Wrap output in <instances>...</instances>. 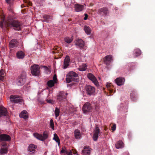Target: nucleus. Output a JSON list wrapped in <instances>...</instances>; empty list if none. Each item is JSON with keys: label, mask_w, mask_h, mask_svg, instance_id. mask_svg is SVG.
I'll use <instances>...</instances> for the list:
<instances>
[{"label": "nucleus", "mask_w": 155, "mask_h": 155, "mask_svg": "<svg viewBox=\"0 0 155 155\" xmlns=\"http://www.w3.org/2000/svg\"><path fill=\"white\" fill-rule=\"evenodd\" d=\"M22 25V23L18 20L10 19L7 21L3 20L0 23V27L2 28L3 27L13 28L15 30L19 31L21 30Z\"/></svg>", "instance_id": "1"}, {"label": "nucleus", "mask_w": 155, "mask_h": 155, "mask_svg": "<svg viewBox=\"0 0 155 155\" xmlns=\"http://www.w3.org/2000/svg\"><path fill=\"white\" fill-rule=\"evenodd\" d=\"M78 78V75L75 72L73 71L69 72L66 78V81L67 83H69L73 81H76Z\"/></svg>", "instance_id": "2"}, {"label": "nucleus", "mask_w": 155, "mask_h": 155, "mask_svg": "<svg viewBox=\"0 0 155 155\" xmlns=\"http://www.w3.org/2000/svg\"><path fill=\"white\" fill-rule=\"evenodd\" d=\"M26 78V73L25 71H22L17 78L16 80V83L18 86L23 85L25 82Z\"/></svg>", "instance_id": "3"}, {"label": "nucleus", "mask_w": 155, "mask_h": 155, "mask_svg": "<svg viewBox=\"0 0 155 155\" xmlns=\"http://www.w3.org/2000/svg\"><path fill=\"white\" fill-rule=\"evenodd\" d=\"M31 73L33 75L38 76L40 74V67L39 65L34 64L31 67Z\"/></svg>", "instance_id": "4"}, {"label": "nucleus", "mask_w": 155, "mask_h": 155, "mask_svg": "<svg viewBox=\"0 0 155 155\" xmlns=\"http://www.w3.org/2000/svg\"><path fill=\"white\" fill-rule=\"evenodd\" d=\"M34 135L35 137L38 139L44 141L48 137V134L47 131H45L43 132V135L37 133L34 134Z\"/></svg>", "instance_id": "5"}, {"label": "nucleus", "mask_w": 155, "mask_h": 155, "mask_svg": "<svg viewBox=\"0 0 155 155\" xmlns=\"http://www.w3.org/2000/svg\"><path fill=\"white\" fill-rule=\"evenodd\" d=\"M67 94V93L64 91H61L57 96L58 101L60 102H64L66 100Z\"/></svg>", "instance_id": "6"}, {"label": "nucleus", "mask_w": 155, "mask_h": 155, "mask_svg": "<svg viewBox=\"0 0 155 155\" xmlns=\"http://www.w3.org/2000/svg\"><path fill=\"white\" fill-rule=\"evenodd\" d=\"M100 134V130L97 124H95V129L94 130L93 135V140L96 141L97 140L99 134Z\"/></svg>", "instance_id": "7"}, {"label": "nucleus", "mask_w": 155, "mask_h": 155, "mask_svg": "<svg viewBox=\"0 0 155 155\" xmlns=\"http://www.w3.org/2000/svg\"><path fill=\"white\" fill-rule=\"evenodd\" d=\"M11 101L14 103H17L22 102V99L21 98L20 96L17 95H11L10 97Z\"/></svg>", "instance_id": "8"}, {"label": "nucleus", "mask_w": 155, "mask_h": 155, "mask_svg": "<svg viewBox=\"0 0 155 155\" xmlns=\"http://www.w3.org/2000/svg\"><path fill=\"white\" fill-rule=\"evenodd\" d=\"M10 136L7 134H0V142L4 141H9L11 140Z\"/></svg>", "instance_id": "9"}, {"label": "nucleus", "mask_w": 155, "mask_h": 155, "mask_svg": "<svg viewBox=\"0 0 155 155\" xmlns=\"http://www.w3.org/2000/svg\"><path fill=\"white\" fill-rule=\"evenodd\" d=\"M91 109L92 107L90 103L88 102L86 103L82 107V110L84 114L89 112Z\"/></svg>", "instance_id": "10"}, {"label": "nucleus", "mask_w": 155, "mask_h": 155, "mask_svg": "<svg viewBox=\"0 0 155 155\" xmlns=\"http://www.w3.org/2000/svg\"><path fill=\"white\" fill-rule=\"evenodd\" d=\"M85 90L87 94L91 95L92 94L95 92V88L90 85H87L85 87Z\"/></svg>", "instance_id": "11"}, {"label": "nucleus", "mask_w": 155, "mask_h": 155, "mask_svg": "<svg viewBox=\"0 0 155 155\" xmlns=\"http://www.w3.org/2000/svg\"><path fill=\"white\" fill-rule=\"evenodd\" d=\"M87 77L91 81L97 86H99V84L97 80L94 76L92 74L90 73H88L87 75Z\"/></svg>", "instance_id": "12"}, {"label": "nucleus", "mask_w": 155, "mask_h": 155, "mask_svg": "<svg viewBox=\"0 0 155 155\" xmlns=\"http://www.w3.org/2000/svg\"><path fill=\"white\" fill-rule=\"evenodd\" d=\"M98 13L102 15H106L109 13L108 8L106 7H103L100 9L98 10Z\"/></svg>", "instance_id": "13"}, {"label": "nucleus", "mask_w": 155, "mask_h": 155, "mask_svg": "<svg viewBox=\"0 0 155 155\" xmlns=\"http://www.w3.org/2000/svg\"><path fill=\"white\" fill-rule=\"evenodd\" d=\"M112 59V56L110 55H109L106 56L104 58V61L105 64L108 65H109Z\"/></svg>", "instance_id": "14"}, {"label": "nucleus", "mask_w": 155, "mask_h": 155, "mask_svg": "<svg viewBox=\"0 0 155 155\" xmlns=\"http://www.w3.org/2000/svg\"><path fill=\"white\" fill-rule=\"evenodd\" d=\"M8 111L7 109L3 106H0V117L7 116Z\"/></svg>", "instance_id": "15"}, {"label": "nucleus", "mask_w": 155, "mask_h": 155, "mask_svg": "<svg viewBox=\"0 0 155 155\" xmlns=\"http://www.w3.org/2000/svg\"><path fill=\"white\" fill-rule=\"evenodd\" d=\"M70 58L69 56L67 55L64 60L63 67L64 69H66L69 65L70 62Z\"/></svg>", "instance_id": "16"}, {"label": "nucleus", "mask_w": 155, "mask_h": 155, "mask_svg": "<svg viewBox=\"0 0 155 155\" xmlns=\"http://www.w3.org/2000/svg\"><path fill=\"white\" fill-rule=\"evenodd\" d=\"M18 45V43L16 39L11 40L9 42V47L11 48L17 47Z\"/></svg>", "instance_id": "17"}, {"label": "nucleus", "mask_w": 155, "mask_h": 155, "mask_svg": "<svg viewBox=\"0 0 155 155\" xmlns=\"http://www.w3.org/2000/svg\"><path fill=\"white\" fill-rule=\"evenodd\" d=\"M115 81L117 85L120 86L123 85L125 81V79L122 78H119L115 80Z\"/></svg>", "instance_id": "18"}, {"label": "nucleus", "mask_w": 155, "mask_h": 155, "mask_svg": "<svg viewBox=\"0 0 155 155\" xmlns=\"http://www.w3.org/2000/svg\"><path fill=\"white\" fill-rule=\"evenodd\" d=\"M52 52L54 54H58V55L59 56H62L63 55V54L61 53V51L60 50V47H54V48H53V50L52 51Z\"/></svg>", "instance_id": "19"}, {"label": "nucleus", "mask_w": 155, "mask_h": 155, "mask_svg": "<svg viewBox=\"0 0 155 155\" xmlns=\"http://www.w3.org/2000/svg\"><path fill=\"white\" fill-rule=\"evenodd\" d=\"M75 45L79 46L81 48L84 47V41L81 39H77L76 40Z\"/></svg>", "instance_id": "20"}, {"label": "nucleus", "mask_w": 155, "mask_h": 155, "mask_svg": "<svg viewBox=\"0 0 155 155\" xmlns=\"http://www.w3.org/2000/svg\"><path fill=\"white\" fill-rule=\"evenodd\" d=\"M84 5L76 4L75 5V10L77 12H79L82 11L84 9Z\"/></svg>", "instance_id": "21"}, {"label": "nucleus", "mask_w": 155, "mask_h": 155, "mask_svg": "<svg viewBox=\"0 0 155 155\" xmlns=\"http://www.w3.org/2000/svg\"><path fill=\"white\" fill-rule=\"evenodd\" d=\"M37 148V146L33 144H30L28 147V150L31 152V153H33L35 151V149Z\"/></svg>", "instance_id": "22"}, {"label": "nucleus", "mask_w": 155, "mask_h": 155, "mask_svg": "<svg viewBox=\"0 0 155 155\" xmlns=\"http://www.w3.org/2000/svg\"><path fill=\"white\" fill-rule=\"evenodd\" d=\"M82 153L83 155H90L91 153V150L89 147H85L82 150Z\"/></svg>", "instance_id": "23"}, {"label": "nucleus", "mask_w": 155, "mask_h": 155, "mask_svg": "<svg viewBox=\"0 0 155 155\" xmlns=\"http://www.w3.org/2000/svg\"><path fill=\"white\" fill-rule=\"evenodd\" d=\"M19 115L21 117L23 118L24 119L27 118L28 117V112L25 110H24L22 111Z\"/></svg>", "instance_id": "24"}, {"label": "nucleus", "mask_w": 155, "mask_h": 155, "mask_svg": "<svg viewBox=\"0 0 155 155\" xmlns=\"http://www.w3.org/2000/svg\"><path fill=\"white\" fill-rule=\"evenodd\" d=\"M43 18L44 19L42 20V21L48 23H49L52 19L51 17L49 15H44L43 16Z\"/></svg>", "instance_id": "25"}, {"label": "nucleus", "mask_w": 155, "mask_h": 155, "mask_svg": "<svg viewBox=\"0 0 155 155\" xmlns=\"http://www.w3.org/2000/svg\"><path fill=\"white\" fill-rule=\"evenodd\" d=\"M75 137L76 139H80L81 136L80 130L78 129H76L74 131Z\"/></svg>", "instance_id": "26"}, {"label": "nucleus", "mask_w": 155, "mask_h": 155, "mask_svg": "<svg viewBox=\"0 0 155 155\" xmlns=\"http://www.w3.org/2000/svg\"><path fill=\"white\" fill-rule=\"evenodd\" d=\"M16 55L18 59H22L25 56V54L21 51H18Z\"/></svg>", "instance_id": "27"}, {"label": "nucleus", "mask_w": 155, "mask_h": 155, "mask_svg": "<svg viewBox=\"0 0 155 155\" xmlns=\"http://www.w3.org/2000/svg\"><path fill=\"white\" fill-rule=\"evenodd\" d=\"M115 146L117 149L122 148L124 147V143L122 141L120 140L116 143Z\"/></svg>", "instance_id": "28"}, {"label": "nucleus", "mask_w": 155, "mask_h": 155, "mask_svg": "<svg viewBox=\"0 0 155 155\" xmlns=\"http://www.w3.org/2000/svg\"><path fill=\"white\" fill-rule=\"evenodd\" d=\"M130 97L133 100H134L137 97V92L135 90H134L130 93Z\"/></svg>", "instance_id": "29"}, {"label": "nucleus", "mask_w": 155, "mask_h": 155, "mask_svg": "<svg viewBox=\"0 0 155 155\" xmlns=\"http://www.w3.org/2000/svg\"><path fill=\"white\" fill-rule=\"evenodd\" d=\"M141 54V51L138 48L134 50V57H136L139 56Z\"/></svg>", "instance_id": "30"}, {"label": "nucleus", "mask_w": 155, "mask_h": 155, "mask_svg": "<svg viewBox=\"0 0 155 155\" xmlns=\"http://www.w3.org/2000/svg\"><path fill=\"white\" fill-rule=\"evenodd\" d=\"M84 30L85 33L87 35H90L91 34V30L90 28L86 25L84 26Z\"/></svg>", "instance_id": "31"}, {"label": "nucleus", "mask_w": 155, "mask_h": 155, "mask_svg": "<svg viewBox=\"0 0 155 155\" xmlns=\"http://www.w3.org/2000/svg\"><path fill=\"white\" fill-rule=\"evenodd\" d=\"M55 83L56 82L52 80H49L47 82V85L49 87H51L54 85Z\"/></svg>", "instance_id": "32"}, {"label": "nucleus", "mask_w": 155, "mask_h": 155, "mask_svg": "<svg viewBox=\"0 0 155 155\" xmlns=\"http://www.w3.org/2000/svg\"><path fill=\"white\" fill-rule=\"evenodd\" d=\"M53 140H55L57 143H58V145H60V139L57 135L55 133L54 135Z\"/></svg>", "instance_id": "33"}, {"label": "nucleus", "mask_w": 155, "mask_h": 155, "mask_svg": "<svg viewBox=\"0 0 155 155\" xmlns=\"http://www.w3.org/2000/svg\"><path fill=\"white\" fill-rule=\"evenodd\" d=\"M112 84L111 83H108L106 84V87L107 89L109 90L110 93H112L113 90L112 88Z\"/></svg>", "instance_id": "34"}, {"label": "nucleus", "mask_w": 155, "mask_h": 155, "mask_svg": "<svg viewBox=\"0 0 155 155\" xmlns=\"http://www.w3.org/2000/svg\"><path fill=\"white\" fill-rule=\"evenodd\" d=\"M64 40L66 43L70 44L72 41L73 38H72L67 37L64 38Z\"/></svg>", "instance_id": "35"}, {"label": "nucleus", "mask_w": 155, "mask_h": 155, "mask_svg": "<svg viewBox=\"0 0 155 155\" xmlns=\"http://www.w3.org/2000/svg\"><path fill=\"white\" fill-rule=\"evenodd\" d=\"M87 65L86 64H83L81 66L79 69L80 71H84L86 70L87 69Z\"/></svg>", "instance_id": "36"}, {"label": "nucleus", "mask_w": 155, "mask_h": 155, "mask_svg": "<svg viewBox=\"0 0 155 155\" xmlns=\"http://www.w3.org/2000/svg\"><path fill=\"white\" fill-rule=\"evenodd\" d=\"M71 0H65L64 4L66 7H69L71 3Z\"/></svg>", "instance_id": "37"}, {"label": "nucleus", "mask_w": 155, "mask_h": 155, "mask_svg": "<svg viewBox=\"0 0 155 155\" xmlns=\"http://www.w3.org/2000/svg\"><path fill=\"white\" fill-rule=\"evenodd\" d=\"M8 148L7 147L5 148H1L0 150V153L1 154H5L8 152Z\"/></svg>", "instance_id": "38"}, {"label": "nucleus", "mask_w": 155, "mask_h": 155, "mask_svg": "<svg viewBox=\"0 0 155 155\" xmlns=\"http://www.w3.org/2000/svg\"><path fill=\"white\" fill-rule=\"evenodd\" d=\"M60 111L59 109L57 107H56L55 111L54 113L56 117L57 118L59 115Z\"/></svg>", "instance_id": "39"}, {"label": "nucleus", "mask_w": 155, "mask_h": 155, "mask_svg": "<svg viewBox=\"0 0 155 155\" xmlns=\"http://www.w3.org/2000/svg\"><path fill=\"white\" fill-rule=\"evenodd\" d=\"M50 124L51 128H52L53 130H54V125L53 121L52 119H51L50 120Z\"/></svg>", "instance_id": "40"}, {"label": "nucleus", "mask_w": 155, "mask_h": 155, "mask_svg": "<svg viewBox=\"0 0 155 155\" xmlns=\"http://www.w3.org/2000/svg\"><path fill=\"white\" fill-rule=\"evenodd\" d=\"M66 154L67 155H72V152L70 150H67Z\"/></svg>", "instance_id": "41"}, {"label": "nucleus", "mask_w": 155, "mask_h": 155, "mask_svg": "<svg viewBox=\"0 0 155 155\" xmlns=\"http://www.w3.org/2000/svg\"><path fill=\"white\" fill-rule=\"evenodd\" d=\"M116 129V125L115 124H113V126L111 127L112 130L113 131H114Z\"/></svg>", "instance_id": "42"}, {"label": "nucleus", "mask_w": 155, "mask_h": 155, "mask_svg": "<svg viewBox=\"0 0 155 155\" xmlns=\"http://www.w3.org/2000/svg\"><path fill=\"white\" fill-rule=\"evenodd\" d=\"M53 81L56 83V81L57 80V76L56 74H55L53 77Z\"/></svg>", "instance_id": "43"}, {"label": "nucleus", "mask_w": 155, "mask_h": 155, "mask_svg": "<svg viewBox=\"0 0 155 155\" xmlns=\"http://www.w3.org/2000/svg\"><path fill=\"white\" fill-rule=\"evenodd\" d=\"M46 101L48 103H50V104H53V100H51V99H50V100L47 99V100H46Z\"/></svg>", "instance_id": "44"}, {"label": "nucleus", "mask_w": 155, "mask_h": 155, "mask_svg": "<svg viewBox=\"0 0 155 155\" xmlns=\"http://www.w3.org/2000/svg\"><path fill=\"white\" fill-rule=\"evenodd\" d=\"M4 71L3 69L1 70L0 71V76H4Z\"/></svg>", "instance_id": "45"}, {"label": "nucleus", "mask_w": 155, "mask_h": 155, "mask_svg": "<svg viewBox=\"0 0 155 155\" xmlns=\"http://www.w3.org/2000/svg\"><path fill=\"white\" fill-rule=\"evenodd\" d=\"M67 150H65L64 149H63V148L61 150V153H66V151H67Z\"/></svg>", "instance_id": "46"}, {"label": "nucleus", "mask_w": 155, "mask_h": 155, "mask_svg": "<svg viewBox=\"0 0 155 155\" xmlns=\"http://www.w3.org/2000/svg\"><path fill=\"white\" fill-rule=\"evenodd\" d=\"M6 2L8 4L11 5V0H5Z\"/></svg>", "instance_id": "47"}, {"label": "nucleus", "mask_w": 155, "mask_h": 155, "mask_svg": "<svg viewBox=\"0 0 155 155\" xmlns=\"http://www.w3.org/2000/svg\"><path fill=\"white\" fill-rule=\"evenodd\" d=\"M87 17H88V15H87V14H85V17L84 18V20H86L87 19Z\"/></svg>", "instance_id": "48"}, {"label": "nucleus", "mask_w": 155, "mask_h": 155, "mask_svg": "<svg viewBox=\"0 0 155 155\" xmlns=\"http://www.w3.org/2000/svg\"><path fill=\"white\" fill-rule=\"evenodd\" d=\"M4 79V76H0V80L2 81Z\"/></svg>", "instance_id": "49"}, {"label": "nucleus", "mask_w": 155, "mask_h": 155, "mask_svg": "<svg viewBox=\"0 0 155 155\" xmlns=\"http://www.w3.org/2000/svg\"><path fill=\"white\" fill-rule=\"evenodd\" d=\"M2 146L4 147H6V146H7V144L6 143H5L2 145Z\"/></svg>", "instance_id": "50"}, {"label": "nucleus", "mask_w": 155, "mask_h": 155, "mask_svg": "<svg viewBox=\"0 0 155 155\" xmlns=\"http://www.w3.org/2000/svg\"><path fill=\"white\" fill-rule=\"evenodd\" d=\"M73 153L74 154H77V152L76 150H74L73 151Z\"/></svg>", "instance_id": "51"}, {"label": "nucleus", "mask_w": 155, "mask_h": 155, "mask_svg": "<svg viewBox=\"0 0 155 155\" xmlns=\"http://www.w3.org/2000/svg\"><path fill=\"white\" fill-rule=\"evenodd\" d=\"M104 130H106L107 129V128L106 126H104Z\"/></svg>", "instance_id": "52"}, {"label": "nucleus", "mask_w": 155, "mask_h": 155, "mask_svg": "<svg viewBox=\"0 0 155 155\" xmlns=\"http://www.w3.org/2000/svg\"><path fill=\"white\" fill-rule=\"evenodd\" d=\"M28 5H30V6H31V5H32V3H31V2H29L28 4Z\"/></svg>", "instance_id": "53"}, {"label": "nucleus", "mask_w": 155, "mask_h": 155, "mask_svg": "<svg viewBox=\"0 0 155 155\" xmlns=\"http://www.w3.org/2000/svg\"><path fill=\"white\" fill-rule=\"evenodd\" d=\"M21 8H23V5H21Z\"/></svg>", "instance_id": "54"}, {"label": "nucleus", "mask_w": 155, "mask_h": 155, "mask_svg": "<svg viewBox=\"0 0 155 155\" xmlns=\"http://www.w3.org/2000/svg\"><path fill=\"white\" fill-rule=\"evenodd\" d=\"M71 19H68V21H71Z\"/></svg>", "instance_id": "55"}]
</instances>
